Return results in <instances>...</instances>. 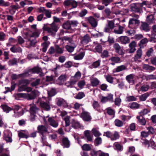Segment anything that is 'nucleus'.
Segmentation results:
<instances>
[{"label": "nucleus", "instance_id": "f257e3e1", "mask_svg": "<svg viewBox=\"0 0 156 156\" xmlns=\"http://www.w3.org/2000/svg\"><path fill=\"white\" fill-rule=\"evenodd\" d=\"M40 33L38 31H35L33 33L32 35H30L29 37H28V41L27 42V44L29 45L27 46L28 48L31 46H33L36 43L37 41L35 38V37L39 36Z\"/></svg>", "mask_w": 156, "mask_h": 156}, {"label": "nucleus", "instance_id": "f03ea898", "mask_svg": "<svg viewBox=\"0 0 156 156\" xmlns=\"http://www.w3.org/2000/svg\"><path fill=\"white\" fill-rule=\"evenodd\" d=\"M40 93L37 90H33L30 94L28 93H20V96L28 100L34 99L36 97L39 96Z\"/></svg>", "mask_w": 156, "mask_h": 156}, {"label": "nucleus", "instance_id": "7ed1b4c3", "mask_svg": "<svg viewBox=\"0 0 156 156\" xmlns=\"http://www.w3.org/2000/svg\"><path fill=\"white\" fill-rule=\"evenodd\" d=\"M49 99L45 97H43L39 99L38 102L39 103L40 106L46 110H49L50 108L49 104Z\"/></svg>", "mask_w": 156, "mask_h": 156}, {"label": "nucleus", "instance_id": "20e7f679", "mask_svg": "<svg viewBox=\"0 0 156 156\" xmlns=\"http://www.w3.org/2000/svg\"><path fill=\"white\" fill-rule=\"evenodd\" d=\"M58 29V28L56 25L54 23L51 24L50 26L44 27L43 28L44 30L47 31L48 33L51 35L56 33Z\"/></svg>", "mask_w": 156, "mask_h": 156}, {"label": "nucleus", "instance_id": "39448f33", "mask_svg": "<svg viewBox=\"0 0 156 156\" xmlns=\"http://www.w3.org/2000/svg\"><path fill=\"white\" fill-rule=\"evenodd\" d=\"M146 2L144 1L142 3H133L130 5V8L132 11L135 12H139L143 5L146 4Z\"/></svg>", "mask_w": 156, "mask_h": 156}, {"label": "nucleus", "instance_id": "423d86ee", "mask_svg": "<svg viewBox=\"0 0 156 156\" xmlns=\"http://www.w3.org/2000/svg\"><path fill=\"white\" fill-rule=\"evenodd\" d=\"M30 119L31 121H33L35 116V114L37 112L39 109L34 105H30Z\"/></svg>", "mask_w": 156, "mask_h": 156}, {"label": "nucleus", "instance_id": "0eeeda50", "mask_svg": "<svg viewBox=\"0 0 156 156\" xmlns=\"http://www.w3.org/2000/svg\"><path fill=\"white\" fill-rule=\"evenodd\" d=\"M3 139L7 142H11L12 141L11 132L9 130H5L4 132Z\"/></svg>", "mask_w": 156, "mask_h": 156}, {"label": "nucleus", "instance_id": "6e6552de", "mask_svg": "<svg viewBox=\"0 0 156 156\" xmlns=\"http://www.w3.org/2000/svg\"><path fill=\"white\" fill-rule=\"evenodd\" d=\"M139 23L138 20L132 18L130 20L129 23V27L131 29H135Z\"/></svg>", "mask_w": 156, "mask_h": 156}, {"label": "nucleus", "instance_id": "1a4fd4ad", "mask_svg": "<svg viewBox=\"0 0 156 156\" xmlns=\"http://www.w3.org/2000/svg\"><path fill=\"white\" fill-rule=\"evenodd\" d=\"M66 6H71L73 8H75L77 6V3L75 1L73 0H66L64 3Z\"/></svg>", "mask_w": 156, "mask_h": 156}, {"label": "nucleus", "instance_id": "9d476101", "mask_svg": "<svg viewBox=\"0 0 156 156\" xmlns=\"http://www.w3.org/2000/svg\"><path fill=\"white\" fill-rule=\"evenodd\" d=\"M37 130L38 133L43 136L48 132L47 128L43 125L38 126L37 127Z\"/></svg>", "mask_w": 156, "mask_h": 156}, {"label": "nucleus", "instance_id": "9b49d317", "mask_svg": "<svg viewBox=\"0 0 156 156\" xmlns=\"http://www.w3.org/2000/svg\"><path fill=\"white\" fill-rule=\"evenodd\" d=\"M81 117L85 121H89L91 120V118L90 114L87 112L83 111L81 114Z\"/></svg>", "mask_w": 156, "mask_h": 156}, {"label": "nucleus", "instance_id": "f8f14e48", "mask_svg": "<svg viewBox=\"0 0 156 156\" xmlns=\"http://www.w3.org/2000/svg\"><path fill=\"white\" fill-rule=\"evenodd\" d=\"M66 76L65 75H62L56 80L55 83L59 85H62L64 84V81L66 80Z\"/></svg>", "mask_w": 156, "mask_h": 156}, {"label": "nucleus", "instance_id": "ddd939ff", "mask_svg": "<svg viewBox=\"0 0 156 156\" xmlns=\"http://www.w3.org/2000/svg\"><path fill=\"white\" fill-rule=\"evenodd\" d=\"M48 118V122L51 126L54 127H57L58 126V123L54 120L53 118L48 117V116H47L46 117V118Z\"/></svg>", "mask_w": 156, "mask_h": 156}, {"label": "nucleus", "instance_id": "4468645a", "mask_svg": "<svg viewBox=\"0 0 156 156\" xmlns=\"http://www.w3.org/2000/svg\"><path fill=\"white\" fill-rule=\"evenodd\" d=\"M126 78L129 83L133 84L134 83L136 76L133 74H131L126 76Z\"/></svg>", "mask_w": 156, "mask_h": 156}, {"label": "nucleus", "instance_id": "2eb2a0df", "mask_svg": "<svg viewBox=\"0 0 156 156\" xmlns=\"http://www.w3.org/2000/svg\"><path fill=\"white\" fill-rule=\"evenodd\" d=\"M113 47L115 50L116 52L121 55L123 54L124 52L123 51L119 44L115 43L113 45Z\"/></svg>", "mask_w": 156, "mask_h": 156}, {"label": "nucleus", "instance_id": "dca6fc26", "mask_svg": "<svg viewBox=\"0 0 156 156\" xmlns=\"http://www.w3.org/2000/svg\"><path fill=\"white\" fill-rule=\"evenodd\" d=\"M138 122L140 125L142 126L145 125L147 123L146 120L145 118L141 116H138L136 117Z\"/></svg>", "mask_w": 156, "mask_h": 156}, {"label": "nucleus", "instance_id": "f3484780", "mask_svg": "<svg viewBox=\"0 0 156 156\" xmlns=\"http://www.w3.org/2000/svg\"><path fill=\"white\" fill-rule=\"evenodd\" d=\"M41 71V69L39 67H35L29 71V72L32 71L33 73H38L40 76H42L44 75V73H42Z\"/></svg>", "mask_w": 156, "mask_h": 156}, {"label": "nucleus", "instance_id": "a211bd4d", "mask_svg": "<svg viewBox=\"0 0 156 156\" xmlns=\"http://www.w3.org/2000/svg\"><path fill=\"white\" fill-rule=\"evenodd\" d=\"M90 81L91 85L93 87L97 86L99 83V81L97 78L92 77L90 78Z\"/></svg>", "mask_w": 156, "mask_h": 156}, {"label": "nucleus", "instance_id": "6ab92c4d", "mask_svg": "<svg viewBox=\"0 0 156 156\" xmlns=\"http://www.w3.org/2000/svg\"><path fill=\"white\" fill-rule=\"evenodd\" d=\"M119 39L122 44H126L129 41V39L126 36H122L119 37Z\"/></svg>", "mask_w": 156, "mask_h": 156}, {"label": "nucleus", "instance_id": "aec40b11", "mask_svg": "<svg viewBox=\"0 0 156 156\" xmlns=\"http://www.w3.org/2000/svg\"><path fill=\"white\" fill-rule=\"evenodd\" d=\"M57 104L58 106H62L66 107L67 106V104L66 101L62 98L58 99L57 101Z\"/></svg>", "mask_w": 156, "mask_h": 156}, {"label": "nucleus", "instance_id": "412c9836", "mask_svg": "<svg viewBox=\"0 0 156 156\" xmlns=\"http://www.w3.org/2000/svg\"><path fill=\"white\" fill-rule=\"evenodd\" d=\"M69 118V117L68 116H66L63 118L65 122V125L66 126V131L67 132H69L70 131V129H69V126L70 123Z\"/></svg>", "mask_w": 156, "mask_h": 156}, {"label": "nucleus", "instance_id": "4be33fe9", "mask_svg": "<svg viewBox=\"0 0 156 156\" xmlns=\"http://www.w3.org/2000/svg\"><path fill=\"white\" fill-rule=\"evenodd\" d=\"M129 52L132 53L136 50L135 47L136 46V43L135 41H132L129 45Z\"/></svg>", "mask_w": 156, "mask_h": 156}, {"label": "nucleus", "instance_id": "5701e85b", "mask_svg": "<svg viewBox=\"0 0 156 156\" xmlns=\"http://www.w3.org/2000/svg\"><path fill=\"white\" fill-rule=\"evenodd\" d=\"M127 67L124 65H122L117 67L113 70V72H119L126 69Z\"/></svg>", "mask_w": 156, "mask_h": 156}, {"label": "nucleus", "instance_id": "b1692460", "mask_svg": "<svg viewBox=\"0 0 156 156\" xmlns=\"http://www.w3.org/2000/svg\"><path fill=\"white\" fill-rule=\"evenodd\" d=\"M81 76V74L80 72L78 71L75 73L74 76H72L71 78L76 82L80 78Z\"/></svg>", "mask_w": 156, "mask_h": 156}, {"label": "nucleus", "instance_id": "393cba45", "mask_svg": "<svg viewBox=\"0 0 156 156\" xmlns=\"http://www.w3.org/2000/svg\"><path fill=\"white\" fill-rule=\"evenodd\" d=\"M18 135L20 138H26L28 137L27 132L24 131H21L18 132Z\"/></svg>", "mask_w": 156, "mask_h": 156}, {"label": "nucleus", "instance_id": "a878e982", "mask_svg": "<svg viewBox=\"0 0 156 156\" xmlns=\"http://www.w3.org/2000/svg\"><path fill=\"white\" fill-rule=\"evenodd\" d=\"M31 81H32L31 85L33 87H35L38 85L40 82V80L39 79H31Z\"/></svg>", "mask_w": 156, "mask_h": 156}, {"label": "nucleus", "instance_id": "bb28decb", "mask_svg": "<svg viewBox=\"0 0 156 156\" xmlns=\"http://www.w3.org/2000/svg\"><path fill=\"white\" fill-rule=\"evenodd\" d=\"M28 73H26L19 75H17L16 74H12V75L11 77L12 79L15 80L19 78L21 76H28Z\"/></svg>", "mask_w": 156, "mask_h": 156}, {"label": "nucleus", "instance_id": "cd10ccee", "mask_svg": "<svg viewBox=\"0 0 156 156\" xmlns=\"http://www.w3.org/2000/svg\"><path fill=\"white\" fill-rule=\"evenodd\" d=\"M81 40L82 43L87 44L89 41L90 38L87 34H86L83 37H81Z\"/></svg>", "mask_w": 156, "mask_h": 156}, {"label": "nucleus", "instance_id": "c85d7f7f", "mask_svg": "<svg viewBox=\"0 0 156 156\" xmlns=\"http://www.w3.org/2000/svg\"><path fill=\"white\" fill-rule=\"evenodd\" d=\"M76 82L73 80L71 78L70 81L67 82L65 85L68 87L72 88L76 84Z\"/></svg>", "mask_w": 156, "mask_h": 156}, {"label": "nucleus", "instance_id": "c756f323", "mask_svg": "<svg viewBox=\"0 0 156 156\" xmlns=\"http://www.w3.org/2000/svg\"><path fill=\"white\" fill-rule=\"evenodd\" d=\"M88 21L92 27H95L97 25L96 20L92 17H90L88 18Z\"/></svg>", "mask_w": 156, "mask_h": 156}, {"label": "nucleus", "instance_id": "7c9ffc66", "mask_svg": "<svg viewBox=\"0 0 156 156\" xmlns=\"http://www.w3.org/2000/svg\"><path fill=\"white\" fill-rule=\"evenodd\" d=\"M32 89L30 87H27L26 86H20L18 89V90L20 91H26L27 92L31 91Z\"/></svg>", "mask_w": 156, "mask_h": 156}, {"label": "nucleus", "instance_id": "2f4dec72", "mask_svg": "<svg viewBox=\"0 0 156 156\" xmlns=\"http://www.w3.org/2000/svg\"><path fill=\"white\" fill-rule=\"evenodd\" d=\"M143 69L148 71L151 72L155 70V68L153 66H150L148 65L144 64L142 66Z\"/></svg>", "mask_w": 156, "mask_h": 156}, {"label": "nucleus", "instance_id": "473e14b6", "mask_svg": "<svg viewBox=\"0 0 156 156\" xmlns=\"http://www.w3.org/2000/svg\"><path fill=\"white\" fill-rule=\"evenodd\" d=\"M62 145L66 147H69V141L68 139L66 138H63L62 140Z\"/></svg>", "mask_w": 156, "mask_h": 156}, {"label": "nucleus", "instance_id": "72a5a7b5", "mask_svg": "<svg viewBox=\"0 0 156 156\" xmlns=\"http://www.w3.org/2000/svg\"><path fill=\"white\" fill-rule=\"evenodd\" d=\"M72 126L75 129H78L80 127V123L74 119H73L71 122Z\"/></svg>", "mask_w": 156, "mask_h": 156}, {"label": "nucleus", "instance_id": "f704fd0d", "mask_svg": "<svg viewBox=\"0 0 156 156\" xmlns=\"http://www.w3.org/2000/svg\"><path fill=\"white\" fill-rule=\"evenodd\" d=\"M119 133L117 131H115L114 133H112L111 139L112 140H116L119 138Z\"/></svg>", "mask_w": 156, "mask_h": 156}, {"label": "nucleus", "instance_id": "c9c22d12", "mask_svg": "<svg viewBox=\"0 0 156 156\" xmlns=\"http://www.w3.org/2000/svg\"><path fill=\"white\" fill-rule=\"evenodd\" d=\"M114 22L111 21H108V25L109 28L111 29H112L114 27V23L115 22V21H117V22L116 23V24L119 23V19H115L114 20Z\"/></svg>", "mask_w": 156, "mask_h": 156}, {"label": "nucleus", "instance_id": "e433bc0d", "mask_svg": "<svg viewBox=\"0 0 156 156\" xmlns=\"http://www.w3.org/2000/svg\"><path fill=\"white\" fill-rule=\"evenodd\" d=\"M149 94L148 93H146L139 96L140 101H145L147 98L149 96Z\"/></svg>", "mask_w": 156, "mask_h": 156}, {"label": "nucleus", "instance_id": "4c0bfd02", "mask_svg": "<svg viewBox=\"0 0 156 156\" xmlns=\"http://www.w3.org/2000/svg\"><path fill=\"white\" fill-rule=\"evenodd\" d=\"M85 53L82 52L79 54L77 55L74 57V58L76 60H79L82 59L84 56Z\"/></svg>", "mask_w": 156, "mask_h": 156}, {"label": "nucleus", "instance_id": "58836bf2", "mask_svg": "<svg viewBox=\"0 0 156 156\" xmlns=\"http://www.w3.org/2000/svg\"><path fill=\"white\" fill-rule=\"evenodd\" d=\"M140 29L146 31H147L149 30V27L148 24L145 22L142 23Z\"/></svg>", "mask_w": 156, "mask_h": 156}, {"label": "nucleus", "instance_id": "ea45409f", "mask_svg": "<svg viewBox=\"0 0 156 156\" xmlns=\"http://www.w3.org/2000/svg\"><path fill=\"white\" fill-rule=\"evenodd\" d=\"M92 132L94 135L97 137L100 136L101 133L98 130V129L94 128L92 129Z\"/></svg>", "mask_w": 156, "mask_h": 156}, {"label": "nucleus", "instance_id": "a19ab883", "mask_svg": "<svg viewBox=\"0 0 156 156\" xmlns=\"http://www.w3.org/2000/svg\"><path fill=\"white\" fill-rule=\"evenodd\" d=\"M1 107L3 111L6 113H8L10 111L12 110L11 108L9 107L6 105H1Z\"/></svg>", "mask_w": 156, "mask_h": 156}, {"label": "nucleus", "instance_id": "79ce46f5", "mask_svg": "<svg viewBox=\"0 0 156 156\" xmlns=\"http://www.w3.org/2000/svg\"><path fill=\"white\" fill-rule=\"evenodd\" d=\"M129 106L131 108L137 109L139 108L140 105L136 102H133L129 104Z\"/></svg>", "mask_w": 156, "mask_h": 156}, {"label": "nucleus", "instance_id": "37998d69", "mask_svg": "<svg viewBox=\"0 0 156 156\" xmlns=\"http://www.w3.org/2000/svg\"><path fill=\"white\" fill-rule=\"evenodd\" d=\"M106 110L107 113L109 115L113 116V117L114 116L115 111L113 109L109 107L107 108Z\"/></svg>", "mask_w": 156, "mask_h": 156}, {"label": "nucleus", "instance_id": "c03bdc74", "mask_svg": "<svg viewBox=\"0 0 156 156\" xmlns=\"http://www.w3.org/2000/svg\"><path fill=\"white\" fill-rule=\"evenodd\" d=\"M110 60L116 63H119L121 62L120 58L118 57H112L110 58Z\"/></svg>", "mask_w": 156, "mask_h": 156}, {"label": "nucleus", "instance_id": "a18cd8bd", "mask_svg": "<svg viewBox=\"0 0 156 156\" xmlns=\"http://www.w3.org/2000/svg\"><path fill=\"white\" fill-rule=\"evenodd\" d=\"M149 88L148 85L146 84H144L141 86L140 87V90L142 92H144L147 91Z\"/></svg>", "mask_w": 156, "mask_h": 156}, {"label": "nucleus", "instance_id": "49530a36", "mask_svg": "<svg viewBox=\"0 0 156 156\" xmlns=\"http://www.w3.org/2000/svg\"><path fill=\"white\" fill-rule=\"evenodd\" d=\"M10 3L8 2H5L4 0H0V6L6 7L9 6Z\"/></svg>", "mask_w": 156, "mask_h": 156}, {"label": "nucleus", "instance_id": "de8ad7c7", "mask_svg": "<svg viewBox=\"0 0 156 156\" xmlns=\"http://www.w3.org/2000/svg\"><path fill=\"white\" fill-rule=\"evenodd\" d=\"M114 145L115 148H116L117 150L121 151L123 149V148L122 145L118 142H115L114 144Z\"/></svg>", "mask_w": 156, "mask_h": 156}, {"label": "nucleus", "instance_id": "09e8293b", "mask_svg": "<svg viewBox=\"0 0 156 156\" xmlns=\"http://www.w3.org/2000/svg\"><path fill=\"white\" fill-rule=\"evenodd\" d=\"M143 77H145L147 80L156 79V75H147L144 76Z\"/></svg>", "mask_w": 156, "mask_h": 156}, {"label": "nucleus", "instance_id": "8fccbe9b", "mask_svg": "<svg viewBox=\"0 0 156 156\" xmlns=\"http://www.w3.org/2000/svg\"><path fill=\"white\" fill-rule=\"evenodd\" d=\"M114 122L115 125L118 127L122 126L123 124V122L122 121L118 119H116Z\"/></svg>", "mask_w": 156, "mask_h": 156}, {"label": "nucleus", "instance_id": "3c124183", "mask_svg": "<svg viewBox=\"0 0 156 156\" xmlns=\"http://www.w3.org/2000/svg\"><path fill=\"white\" fill-rule=\"evenodd\" d=\"M123 30V27L120 26L119 29L117 30L115 29L114 30V32L117 34H122Z\"/></svg>", "mask_w": 156, "mask_h": 156}, {"label": "nucleus", "instance_id": "603ef678", "mask_svg": "<svg viewBox=\"0 0 156 156\" xmlns=\"http://www.w3.org/2000/svg\"><path fill=\"white\" fill-rule=\"evenodd\" d=\"M101 61L98 60L94 62L91 66V68H96L99 66L100 64Z\"/></svg>", "mask_w": 156, "mask_h": 156}, {"label": "nucleus", "instance_id": "864d4df0", "mask_svg": "<svg viewBox=\"0 0 156 156\" xmlns=\"http://www.w3.org/2000/svg\"><path fill=\"white\" fill-rule=\"evenodd\" d=\"M30 81L27 80H22L21 81L20 86H26L29 84L30 83Z\"/></svg>", "mask_w": 156, "mask_h": 156}, {"label": "nucleus", "instance_id": "5fc2aeb1", "mask_svg": "<svg viewBox=\"0 0 156 156\" xmlns=\"http://www.w3.org/2000/svg\"><path fill=\"white\" fill-rule=\"evenodd\" d=\"M11 51L13 52H20L22 51L21 48H17L16 47L14 46L10 48Z\"/></svg>", "mask_w": 156, "mask_h": 156}, {"label": "nucleus", "instance_id": "6e6d98bb", "mask_svg": "<svg viewBox=\"0 0 156 156\" xmlns=\"http://www.w3.org/2000/svg\"><path fill=\"white\" fill-rule=\"evenodd\" d=\"M48 94L50 97L54 96L56 94L55 89L52 88L50 90L48 91Z\"/></svg>", "mask_w": 156, "mask_h": 156}, {"label": "nucleus", "instance_id": "4d7b16f0", "mask_svg": "<svg viewBox=\"0 0 156 156\" xmlns=\"http://www.w3.org/2000/svg\"><path fill=\"white\" fill-rule=\"evenodd\" d=\"M20 109V110L18 112H16L15 111H14V116L16 117H19L22 115L23 114V110L21 109Z\"/></svg>", "mask_w": 156, "mask_h": 156}, {"label": "nucleus", "instance_id": "13d9d810", "mask_svg": "<svg viewBox=\"0 0 156 156\" xmlns=\"http://www.w3.org/2000/svg\"><path fill=\"white\" fill-rule=\"evenodd\" d=\"M76 47V45H75L72 46H71L69 45H66V48L67 51L69 52H72L73 51L74 48Z\"/></svg>", "mask_w": 156, "mask_h": 156}, {"label": "nucleus", "instance_id": "bf43d9fd", "mask_svg": "<svg viewBox=\"0 0 156 156\" xmlns=\"http://www.w3.org/2000/svg\"><path fill=\"white\" fill-rule=\"evenodd\" d=\"M121 95V94H120L119 96V98H117L115 99V105H116L119 106L120 105L121 100L120 98V97Z\"/></svg>", "mask_w": 156, "mask_h": 156}, {"label": "nucleus", "instance_id": "052dcab7", "mask_svg": "<svg viewBox=\"0 0 156 156\" xmlns=\"http://www.w3.org/2000/svg\"><path fill=\"white\" fill-rule=\"evenodd\" d=\"M77 85L79 87L82 88L85 85V82L83 80H80L78 83Z\"/></svg>", "mask_w": 156, "mask_h": 156}, {"label": "nucleus", "instance_id": "680f3d73", "mask_svg": "<svg viewBox=\"0 0 156 156\" xmlns=\"http://www.w3.org/2000/svg\"><path fill=\"white\" fill-rule=\"evenodd\" d=\"M95 49L96 52L98 53H101L102 51L101 46L99 44H96V45Z\"/></svg>", "mask_w": 156, "mask_h": 156}, {"label": "nucleus", "instance_id": "e2e57ef3", "mask_svg": "<svg viewBox=\"0 0 156 156\" xmlns=\"http://www.w3.org/2000/svg\"><path fill=\"white\" fill-rule=\"evenodd\" d=\"M63 27L66 29H69L71 27L70 22L67 21L63 25Z\"/></svg>", "mask_w": 156, "mask_h": 156}, {"label": "nucleus", "instance_id": "0e129e2a", "mask_svg": "<svg viewBox=\"0 0 156 156\" xmlns=\"http://www.w3.org/2000/svg\"><path fill=\"white\" fill-rule=\"evenodd\" d=\"M82 147L83 150L86 151H88L90 150L91 147L88 144H84Z\"/></svg>", "mask_w": 156, "mask_h": 156}, {"label": "nucleus", "instance_id": "69168bd1", "mask_svg": "<svg viewBox=\"0 0 156 156\" xmlns=\"http://www.w3.org/2000/svg\"><path fill=\"white\" fill-rule=\"evenodd\" d=\"M154 17L152 15H148L147 16V21L149 23H151L154 20Z\"/></svg>", "mask_w": 156, "mask_h": 156}, {"label": "nucleus", "instance_id": "338daca9", "mask_svg": "<svg viewBox=\"0 0 156 156\" xmlns=\"http://www.w3.org/2000/svg\"><path fill=\"white\" fill-rule=\"evenodd\" d=\"M85 96L84 93L83 92H79L76 96V98L77 99H81Z\"/></svg>", "mask_w": 156, "mask_h": 156}, {"label": "nucleus", "instance_id": "774afa93", "mask_svg": "<svg viewBox=\"0 0 156 156\" xmlns=\"http://www.w3.org/2000/svg\"><path fill=\"white\" fill-rule=\"evenodd\" d=\"M101 151V150H99L96 151L94 150H92L91 151L90 154L92 156H97L98 154L99 156Z\"/></svg>", "mask_w": 156, "mask_h": 156}]
</instances>
